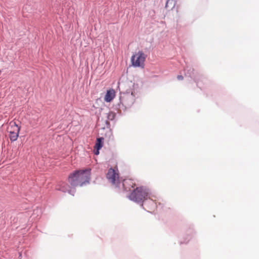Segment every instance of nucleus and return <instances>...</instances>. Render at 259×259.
<instances>
[{
	"instance_id": "obj_5",
	"label": "nucleus",
	"mask_w": 259,
	"mask_h": 259,
	"mask_svg": "<svg viewBox=\"0 0 259 259\" xmlns=\"http://www.w3.org/2000/svg\"><path fill=\"white\" fill-rule=\"evenodd\" d=\"M122 185L125 190L131 191L136 186V184L133 179H126L122 181Z\"/></svg>"
},
{
	"instance_id": "obj_10",
	"label": "nucleus",
	"mask_w": 259,
	"mask_h": 259,
	"mask_svg": "<svg viewBox=\"0 0 259 259\" xmlns=\"http://www.w3.org/2000/svg\"><path fill=\"white\" fill-rule=\"evenodd\" d=\"M94 153L95 155H97V139L94 146Z\"/></svg>"
},
{
	"instance_id": "obj_12",
	"label": "nucleus",
	"mask_w": 259,
	"mask_h": 259,
	"mask_svg": "<svg viewBox=\"0 0 259 259\" xmlns=\"http://www.w3.org/2000/svg\"><path fill=\"white\" fill-rule=\"evenodd\" d=\"M134 94V93L132 92V93H131V96H132V103H133V102L135 100V99H134L135 95Z\"/></svg>"
},
{
	"instance_id": "obj_8",
	"label": "nucleus",
	"mask_w": 259,
	"mask_h": 259,
	"mask_svg": "<svg viewBox=\"0 0 259 259\" xmlns=\"http://www.w3.org/2000/svg\"><path fill=\"white\" fill-rule=\"evenodd\" d=\"M176 2L174 0H167L165 8L167 9H172L175 6Z\"/></svg>"
},
{
	"instance_id": "obj_6",
	"label": "nucleus",
	"mask_w": 259,
	"mask_h": 259,
	"mask_svg": "<svg viewBox=\"0 0 259 259\" xmlns=\"http://www.w3.org/2000/svg\"><path fill=\"white\" fill-rule=\"evenodd\" d=\"M12 126H14L15 129L14 131L10 132V138L11 141H15L18 138L20 127H19L15 123H13Z\"/></svg>"
},
{
	"instance_id": "obj_9",
	"label": "nucleus",
	"mask_w": 259,
	"mask_h": 259,
	"mask_svg": "<svg viewBox=\"0 0 259 259\" xmlns=\"http://www.w3.org/2000/svg\"><path fill=\"white\" fill-rule=\"evenodd\" d=\"M104 140L103 138H98V151L103 147V141ZM99 154V152L98 151V154Z\"/></svg>"
},
{
	"instance_id": "obj_1",
	"label": "nucleus",
	"mask_w": 259,
	"mask_h": 259,
	"mask_svg": "<svg viewBox=\"0 0 259 259\" xmlns=\"http://www.w3.org/2000/svg\"><path fill=\"white\" fill-rule=\"evenodd\" d=\"M90 179V169H86L75 171L68 177V182L71 186L65 182L60 183L56 187V189L63 192H68L74 195L75 190V187H82L89 183Z\"/></svg>"
},
{
	"instance_id": "obj_11",
	"label": "nucleus",
	"mask_w": 259,
	"mask_h": 259,
	"mask_svg": "<svg viewBox=\"0 0 259 259\" xmlns=\"http://www.w3.org/2000/svg\"><path fill=\"white\" fill-rule=\"evenodd\" d=\"M177 78L179 80H182L183 79V76L182 75H178Z\"/></svg>"
},
{
	"instance_id": "obj_4",
	"label": "nucleus",
	"mask_w": 259,
	"mask_h": 259,
	"mask_svg": "<svg viewBox=\"0 0 259 259\" xmlns=\"http://www.w3.org/2000/svg\"><path fill=\"white\" fill-rule=\"evenodd\" d=\"M146 58V55L142 51H139L132 57V65L136 67L144 68Z\"/></svg>"
},
{
	"instance_id": "obj_3",
	"label": "nucleus",
	"mask_w": 259,
	"mask_h": 259,
	"mask_svg": "<svg viewBox=\"0 0 259 259\" xmlns=\"http://www.w3.org/2000/svg\"><path fill=\"white\" fill-rule=\"evenodd\" d=\"M106 178L112 185L115 187L118 186L121 180L119 177V171L117 166L114 168L109 169L106 174Z\"/></svg>"
},
{
	"instance_id": "obj_7",
	"label": "nucleus",
	"mask_w": 259,
	"mask_h": 259,
	"mask_svg": "<svg viewBox=\"0 0 259 259\" xmlns=\"http://www.w3.org/2000/svg\"><path fill=\"white\" fill-rule=\"evenodd\" d=\"M115 96V92L113 89L107 91L105 96L104 100L107 102H110Z\"/></svg>"
},
{
	"instance_id": "obj_2",
	"label": "nucleus",
	"mask_w": 259,
	"mask_h": 259,
	"mask_svg": "<svg viewBox=\"0 0 259 259\" xmlns=\"http://www.w3.org/2000/svg\"><path fill=\"white\" fill-rule=\"evenodd\" d=\"M149 191L144 187H137L129 195V198L136 202L144 201V205L150 210H153L156 207V203L151 199H148Z\"/></svg>"
}]
</instances>
